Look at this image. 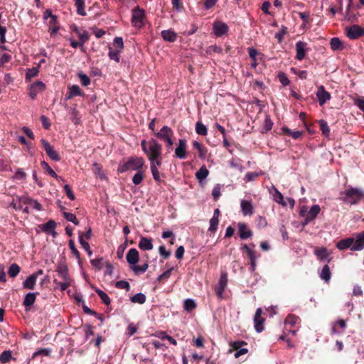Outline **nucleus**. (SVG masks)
Listing matches in <instances>:
<instances>
[{
  "label": "nucleus",
  "instance_id": "obj_56",
  "mask_svg": "<svg viewBox=\"0 0 364 364\" xmlns=\"http://www.w3.org/2000/svg\"><path fill=\"white\" fill-rule=\"evenodd\" d=\"M291 72L299 77L301 79H306L307 78V71L306 70H300L296 68H291Z\"/></svg>",
  "mask_w": 364,
  "mask_h": 364
},
{
  "label": "nucleus",
  "instance_id": "obj_58",
  "mask_svg": "<svg viewBox=\"0 0 364 364\" xmlns=\"http://www.w3.org/2000/svg\"><path fill=\"white\" fill-rule=\"evenodd\" d=\"M219 224V219L217 218H211L210 220V226L208 228V230L212 232H215L217 229Z\"/></svg>",
  "mask_w": 364,
  "mask_h": 364
},
{
  "label": "nucleus",
  "instance_id": "obj_12",
  "mask_svg": "<svg viewBox=\"0 0 364 364\" xmlns=\"http://www.w3.org/2000/svg\"><path fill=\"white\" fill-rule=\"evenodd\" d=\"M262 309L258 308L256 310L255 316H254V323L255 331L258 333H261L264 330V318H262Z\"/></svg>",
  "mask_w": 364,
  "mask_h": 364
},
{
  "label": "nucleus",
  "instance_id": "obj_39",
  "mask_svg": "<svg viewBox=\"0 0 364 364\" xmlns=\"http://www.w3.org/2000/svg\"><path fill=\"white\" fill-rule=\"evenodd\" d=\"M122 51L118 49H113L109 47L108 56L111 60H114L117 63H119L120 60V53Z\"/></svg>",
  "mask_w": 364,
  "mask_h": 364
},
{
  "label": "nucleus",
  "instance_id": "obj_19",
  "mask_svg": "<svg viewBox=\"0 0 364 364\" xmlns=\"http://www.w3.org/2000/svg\"><path fill=\"white\" fill-rule=\"evenodd\" d=\"M306 43L303 41H298L296 43V58L299 60H301L305 57V53L306 50Z\"/></svg>",
  "mask_w": 364,
  "mask_h": 364
},
{
  "label": "nucleus",
  "instance_id": "obj_40",
  "mask_svg": "<svg viewBox=\"0 0 364 364\" xmlns=\"http://www.w3.org/2000/svg\"><path fill=\"white\" fill-rule=\"evenodd\" d=\"M146 297L143 293H137L131 297L130 300L132 303L143 304L146 302Z\"/></svg>",
  "mask_w": 364,
  "mask_h": 364
},
{
  "label": "nucleus",
  "instance_id": "obj_26",
  "mask_svg": "<svg viewBox=\"0 0 364 364\" xmlns=\"http://www.w3.org/2000/svg\"><path fill=\"white\" fill-rule=\"evenodd\" d=\"M240 207L242 213L245 216L253 214V206L250 201L242 200L240 202Z\"/></svg>",
  "mask_w": 364,
  "mask_h": 364
},
{
  "label": "nucleus",
  "instance_id": "obj_33",
  "mask_svg": "<svg viewBox=\"0 0 364 364\" xmlns=\"http://www.w3.org/2000/svg\"><path fill=\"white\" fill-rule=\"evenodd\" d=\"M330 46L333 50H341L344 48L342 41L338 37H333L331 39Z\"/></svg>",
  "mask_w": 364,
  "mask_h": 364
},
{
  "label": "nucleus",
  "instance_id": "obj_3",
  "mask_svg": "<svg viewBox=\"0 0 364 364\" xmlns=\"http://www.w3.org/2000/svg\"><path fill=\"white\" fill-rule=\"evenodd\" d=\"M255 245L252 243L249 245L243 244L241 247V250L246 252L247 257L250 259V270L251 272H254L257 267V259L260 257V255L257 253L254 250Z\"/></svg>",
  "mask_w": 364,
  "mask_h": 364
},
{
  "label": "nucleus",
  "instance_id": "obj_50",
  "mask_svg": "<svg viewBox=\"0 0 364 364\" xmlns=\"http://www.w3.org/2000/svg\"><path fill=\"white\" fill-rule=\"evenodd\" d=\"M12 358L11 350H4L0 355V362L2 363H8Z\"/></svg>",
  "mask_w": 364,
  "mask_h": 364
},
{
  "label": "nucleus",
  "instance_id": "obj_61",
  "mask_svg": "<svg viewBox=\"0 0 364 364\" xmlns=\"http://www.w3.org/2000/svg\"><path fill=\"white\" fill-rule=\"evenodd\" d=\"M69 247L72 252V253L74 255V256L80 261V252L79 251L77 250V248L75 247V243L73 242V240H70L69 241Z\"/></svg>",
  "mask_w": 364,
  "mask_h": 364
},
{
  "label": "nucleus",
  "instance_id": "obj_29",
  "mask_svg": "<svg viewBox=\"0 0 364 364\" xmlns=\"http://www.w3.org/2000/svg\"><path fill=\"white\" fill-rule=\"evenodd\" d=\"M320 211H321L320 206L318 205H314L310 208V210H309V212H308V213L306 215V223L308 221H311V220H314L317 217V215H318Z\"/></svg>",
  "mask_w": 364,
  "mask_h": 364
},
{
  "label": "nucleus",
  "instance_id": "obj_64",
  "mask_svg": "<svg viewBox=\"0 0 364 364\" xmlns=\"http://www.w3.org/2000/svg\"><path fill=\"white\" fill-rule=\"evenodd\" d=\"M115 287L118 289L129 290L130 285L128 282L124 280L118 281L115 284Z\"/></svg>",
  "mask_w": 364,
  "mask_h": 364
},
{
  "label": "nucleus",
  "instance_id": "obj_53",
  "mask_svg": "<svg viewBox=\"0 0 364 364\" xmlns=\"http://www.w3.org/2000/svg\"><path fill=\"white\" fill-rule=\"evenodd\" d=\"M149 161L150 162V168L156 167L159 168L162 164V159L161 156L159 157H153L151 159H149Z\"/></svg>",
  "mask_w": 364,
  "mask_h": 364
},
{
  "label": "nucleus",
  "instance_id": "obj_17",
  "mask_svg": "<svg viewBox=\"0 0 364 364\" xmlns=\"http://www.w3.org/2000/svg\"><path fill=\"white\" fill-rule=\"evenodd\" d=\"M346 328V323L344 320L340 319L331 324V333L333 334H341Z\"/></svg>",
  "mask_w": 364,
  "mask_h": 364
},
{
  "label": "nucleus",
  "instance_id": "obj_35",
  "mask_svg": "<svg viewBox=\"0 0 364 364\" xmlns=\"http://www.w3.org/2000/svg\"><path fill=\"white\" fill-rule=\"evenodd\" d=\"M75 6L76 7V11L78 15L85 16H86V11L85 9V0H74Z\"/></svg>",
  "mask_w": 364,
  "mask_h": 364
},
{
  "label": "nucleus",
  "instance_id": "obj_48",
  "mask_svg": "<svg viewBox=\"0 0 364 364\" xmlns=\"http://www.w3.org/2000/svg\"><path fill=\"white\" fill-rule=\"evenodd\" d=\"M41 165L42 168L46 171L48 174L52 176L53 178H58V176L56 174V173L50 167L48 164L45 161H41Z\"/></svg>",
  "mask_w": 364,
  "mask_h": 364
},
{
  "label": "nucleus",
  "instance_id": "obj_59",
  "mask_svg": "<svg viewBox=\"0 0 364 364\" xmlns=\"http://www.w3.org/2000/svg\"><path fill=\"white\" fill-rule=\"evenodd\" d=\"M273 126V122L269 115H266V117L264 119V127L263 129L265 132H268L272 129Z\"/></svg>",
  "mask_w": 364,
  "mask_h": 364
},
{
  "label": "nucleus",
  "instance_id": "obj_10",
  "mask_svg": "<svg viewBox=\"0 0 364 364\" xmlns=\"http://www.w3.org/2000/svg\"><path fill=\"white\" fill-rule=\"evenodd\" d=\"M346 34L350 39L355 40L364 35V28L358 25H353L347 28Z\"/></svg>",
  "mask_w": 364,
  "mask_h": 364
},
{
  "label": "nucleus",
  "instance_id": "obj_1",
  "mask_svg": "<svg viewBox=\"0 0 364 364\" xmlns=\"http://www.w3.org/2000/svg\"><path fill=\"white\" fill-rule=\"evenodd\" d=\"M340 196L343 202L354 205L358 203L364 198V191L360 188L350 186L341 192Z\"/></svg>",
  "mask_w": 364,
  "mask_h": 364
},
{
  "label": "nucleus",
  "instance_id": "obj_16",
  "mask_svg": "<svg viewBox=\"0 0 364 364\" xmlns=\"http://www.w3.org/2000/svg\"><path fill=\"white\" fill-rule=\"evenodd\" d=\"M352 251H360L364 249V232L358 234L355 238H353Z\"/></svg>",
  "mask_w": 364,
  "mask_h": 364
},
{
  "label": "nucleus",
  "instance_id": "obj_13",
  "mask_svg": "<svg viewBox=\"0 0 364 364\" xmlns=\"http://www.w3.org/2000/svg\"><path fill=\"white\" fill-rule=\"evenodd\" d=\"M155 135L160 140L165 141L168 140L170 137H173V131L171 127L165 125Z\"/></svg>",
  "mask_w": 364,
  "mask_h": 364
},
{
  "label": "nucleus",
  "instance_id": "obj_4",
  "mask_svg": "<svg viewBox=\"0 0 364 364\" xmlns=\"http://www.w3.org/2000/svg\"><path fill=\"white\" fill-rule=\"evenodd\" d=\"M162 146L161 145L154 139H151L148 141V149L145 154L148 159L153 157H159L161 156Z\"/></svg>",
  "mask_w": 364,
  "mask_h": 364
},
{
  "label": "nucleus",
  "instance_id": "obj_55",
  "mask_svg": "<svg viewBox=\"0 0 364 364\" xmlns=\"http://www.w3.org/2000/svg\"><path fill=\"white\" fill-rule=\"evenodd\" d=\"M144 178V176L141 171H136L132 178V182L134 185L140 184Z\"/></svg>",
  "mask_w": 364,
  "mask_h": 364
},
{
  "label": "nucleus",
  "instance_id": "obj_43",
  "mask_svg": "<svg viewBox=\"0 0 364 364\" xmlns=\"http://www.w3.org/2000/svg\"><path fill=\"white\" fill-rule=\"evenodd\" d=\"M318 124H319L320 129H321L322 134L326 137H328L329 136V134H330V128H329L327 122L325 120H323V119H321L318 122Z\"/></svg>",
  "mask_w": 364,
  "mask_h": 364
},
{
  "label": "nucleus",
  "instance_id": "obj_2",
  "mask_svg": "<svg viewBox=\"0 0 364 364\" xmlns=\"http://www.w3.org/2000/svg\"><path fill=\"white\" fill-rule=\"evenodd\" d=\"M144 165V160L142 157H129L127 161L119 163L117 171L120 173L126 172L128 170L139 171Z\"/></svg>",
  "mask_w": 364,
  "mask_h": 364
},
{
  "label": "nucleus",
  "instance_id": "obj_36",
  "mask_svg": "<svg viewBox=\"0 0 364 364\" xmlns=\"http://www.w3.org/2000/svg\"><path fill=\"white\" fill-rule=\"evenodd\" d=\"M74 31L78 34L80 42L81 44V48H82L84 46L85 43L87 42L90 38L87 31H83L82 32H80L78 28L77 27H75Z\"/></svg>",
  "mask_w": 364,
  "mask_h": 364
},
{
  "label": "nucleus",
  "instance_id": "obj_23",
  "mask_svg": "<svg viewBox=\"0 0 364 364\" xmlns=\"http://www.w3.org/2000/svg\"><path fill=\"white\" fill-rule=\"evenodd\" d=\"M38 294V292H29L26 294L23 304L28 311L29 308L35 303L36 296Z\"/></svg>",
  "mask_w": 364,
  "mask_h": 364
},
{
  "label": "nucleus",
  "instance_id": "obj_27",
  "mask_svg": "<svg viewBox=\"0 0 364 364\" xmlns=\"http://www.w3.org/2000/svg\"><path fill=\"white\" fill-rule=\"evenodd\" d=\"M83 92L77 85H73L68 88L66 94V100H70L75 96H82Z\"/></svg>",
  "mask_w": 364,
  "mask_h": 364
},
{
  "label": "nucleus",
  "instance_id": "obj_54",
  "mask_svg": "<svg viewBox=\"0 0 364 364\" xmlns=\"http://www.w3.org/2000/svg\"><path fill=\"white\" fill-rule=\"evenodd\" d=\"M299 320V318L295 315H289L286 319H285V324L289 325L291 326H294L298 321Z\"/></svg>",
  "mask_w": 364,
  "mask_h": 364
},
{
  "label": "nucleus",
  "instance_id": "obj_25",
  "mask_svg": "<svg viewBox=\"0 0 364 364\" xmlns=\"http://www.w3.org/2000/svg\"><path fill=\"white\" fill-rule=\"evenodd\" d=\"M126 258L130 264L134 265L139 262V252L136 249L132 248L128 251Z\"/></svg>",
  "mask_w": 364,
  "mask_h": 364
},
{
  "label": "nucleus",
  "instance_id": "obj_11",
  "mask_svg": "<svg viewBox=\"0 0 364 364\" xmlns=\"http://www.w3.org/2000/svg\"><path fill=\"white\" fill-rule=\"evenodd\" d=\"M320 106H323L326 102L329 101L331 98V94L327 92L323 85L318 87V90L316 93Z\"/></svg>",
  "mask_w": 364,
  "mask_h": 364
},
{
  "label": "nucleus",
  "instance_id": "obj_45",
  "mask_svg": "<svg viewBox=\"0 0 364 364\" xmlns=\"http://www.w3.org/2000/svg\"><path fill=\"white\" fill-rule=\"evenodd\" d=\"M288 33V29L286 26H282L280 30L275 33L274 37L277 39L279 43H282L284 40V37Z\"/></svg>",
  "mask_w": 364,
  "mask_h": 364
},
{
  "label": "nucleus",
  "instance_id": "obj_20",
  "mask_svg": "<svg viewBox=\"0 0 364 364\" xmlns=\"http://www.w3.org/2000/svg\"><path fill=\"white\" fill-rule=\"evenodd\" d=\"M56 272L63 280L70 279L68 274V269L65 262H60L57 265Z\"/></svg>",
  "mask_w": 364,
  "mask_h": 364
},
{
  "label": "nucleus",
  "instance_id": "obj_60",
  "mask_svg": "<svg viewBox=\"0 0 364 364\" xmlns=\"http://www.w3.org/2000/svg\"><path fill=\"white\" fill-rule=\"evenodd\" d=\"M113 44L116 46V49L120 50L121 51L124 49V42L122 37H115Z\"/></svg>",
  "mask_w": 364,
  "mask_h": 364
},
{
  "label": "nucleus",
  "instance_id": "obj_42",
  "mask_svg": "<svg viewBox=\"0 0 364 364\" xmlns=\"http://www.w3.org/2000/svg\"><path fill=\"white\" fill-rule=\"evenodd\" d=\"M196 132L198 134L201 136H206L208 134V129L205 125H204L200 122H197L196 124Z\"/></svg>",
  "mask_w": 364,
  "mask_h": 364
},
{
  "label": "nucleus",
  "instance_id": "obj_46",
  "mask_svg": "<svg viewBox=\"0 0 364 364\" xmlns=\"http://www.w3.org/2000/svg\"><path fill=\"white\" fill-rule=\"evenodd\" d=\"M39 73L38 67L27 69L26 73V80L29 81L31 78L38 75Z\"/></svg>",
  "mask_w": 364,
  "mask_h": 364
},
{
  "label": "nucleus",
  "instance_id": "obj_63",
  "mask_svg": "<svg viewBox=\"0 0 364 364\" xmlns=\"http://www.w3.org/2000/svg\"><path fill=\"white\" fill-rule=\"evenodd\" d=\"M26 178V173L23 171L22 168H17L14 176V179L16 180H24Z\"/></svg>",
  "mask_w": 364,
  "mask_h": 364
},
{
  "label": "nucleus",
  "instance_id": "obj_9",
  "mask_svg": "<svg viewBox=\"0 0 364 364\" xmlns=\"http://www.w3.org/2000/svg\"><path fill=\"white\" fill-rule=\"evenodd\" d=\"M228 25L223 22V21H215L213 24V33L217 37H221L223 35L226 34L228 31Z\"/></svg>",
  "mask_w": 364,
  "mask_h": 364
},
{
  "label": "nucleus",
  "instance_id": "obj_7",
  "mask_svg": "<svg viewBox=\"0 0 364 364\" xmlns=\"http://www.w3.org/2000/svg\"><path fill=\"white\" fill-rule=\"evenodd\" d=\"M175 156L180 159H185L187 157V142L184 139H180L175 149Z\"/></svg>",
  "mask_w": 364,
  "mask_h": 364
},
{
  "label": "nucleus",
  "instance_id": "obj_41",
  "mask_svg": "<svg viewBox=\"0 0 364 364\" xmlns=\"http://www.w3.org/2000/svg\"><path fill=\"white\" fill-rule=\"evenodd\" d=\"M93 173L100 179H106V176L102 171V166L98 163H94L92 168Z\"/></svg>",
  "mask_w": 364,
  "mask_h": 364
},
{
  "label": "nucleus",
  "instance_id": "obj_6",
  "mask_svg": "<svg viewBox=\"0 0 364 364\" xmlns=\"http://www.w3.org/2000/svg\"><path fill=\"white\" fill-rule=\"evenodd\" d=\"M41 141L44 147L46 154L49 156V158L54 161H59L60 160V156L59 154L54 149L53 146H51L50 144L44 139H42Z\"/></svg>",
  "mask_w": 364,
  "mask_h": 364
},
{
  "label": "nucleus",
  "instance_id": "obj_15",
  "mask_svg": "<svg viewBox=\"0 0 364 364\" xmlns=\"http://www.w3.org/2000/svg\"><path fill=\"white\" fill-rule=\"evenodd\" d=\"M228 284V276L226 273H223L221 274L218 286L217 288V295L219 298H223L224 291L227 287Z\"/></svg>",
  "mask_w": 364,
  "mask_h": 364
},
{
  "label": "nucleus",
  "instance_id": "obj_22",
  "mask_svg": "<svg viewBox=\"0 0 364 364\" xmlns=\"http://www.w3.org/2000/svg\"><path fill=\"white\" fill-rule=\"evenodd\" d=\"M152 242L151 238L141 237L138 245L139 248L143 251L151 250L154 247Z\"/></svg>",
  "mask_w": 364,
  "mask_h": 364
},
{
  "label": "nucleus",
  "instance_id": "obj_5",
  "mask_svg": "<svg viewBox=\"0 0 364 364\" xmlns=\"http://www.w3.org/2000/svg\"><path fill=\"white\" fill-rule=\"evenodd\" d=\"M145 17L144 11L139 6L132 10V23L135 28H141L144 24Z\"/></svg>",
  "mask_w": 364,
  "mask_h": 364
},
{
  "label": "nucleus",
  "instance_id": "obj_47",
  "mask_svg": "<svg viewBox=\"0 0 364 364\" xmlns=\"http://www.w3.org/2000/svg\"><path fill=\"white\" fill-rule=\"evenodd\" d=\"M20 267L17 264H12L9 269L8 274L11 277H16L20 272Z\"/></svg>",
  "mask_w": 364,
  "mask_h": 364
},
{
  "label": "nucleus",
  "instance_id": "obj_30",
  "mask_svg": "<svg viewBox=\"0 0 364 364\" xmlns=\"http://www.w3.org/2000/svg\"><path fill=\"white\" fill-rule=\"evenodd\" d=\"M36 275L31 274L27 279L23 282V287L26 289H33L36 284Z\"/></svg>",
  "mask_w": 364,
  "mask_h": 364
},
{
  "label": "nucleus",
  "instance_id": "obj_31",
  "mask_svg": "<svg viewBox=\"0 0 364 364\" xmlns=\"http://www.w3.org/2000/svg\"><path fill=\"white\" fill-rule=\"evenodd\" d=\"M163 39L168 42H174L176 41L177 34L171 30H164L161 31Z\"/></svg>",
  "mask_w": 364,
  "mask_h": 364
},
{
  "label": "nucleus",
  "instance_id": "obj_34",
  "mask_svg": "<svg viewBox=\"0 0 364 364\" xmlns=\"http://www.w3.org/2000/svg\"><path fill=\"white\" fill-rule=\"evenodd\" d=\"M92 288L97 294V295L100 296V298L101 299V300L102 301V302L105 304H106V305L110 304L111 299L107 293H105V291H103L102 290H101L97 287H92Z\"/></svg>",
  "mask_w": 364,
  "mask_h": 364
},
{
  "label": "nucleus",
  "instance_id": "obj_21",
  "mask_svg": "<svg viewBox=\"0 0 364 364\" xmlns=\"http://www.w3.org/2000/svg\"><path fill=\"white\" fill-rule=\"evenodd\" d=\"M31 201V200L29 198L23 196L16 199H13L11 205L14 209L21 210L23 209V205L30 203Z\"/></svg>",
  "mask_w": 364,
  "mask_h": 364
},
{
  "label": "nucleus",
  "instance_id": "obj_18",
  "mask_svg": "<svg viewBox=\"0 0 364 364\" xmlns=\"http://www.w3.org/2000/svg\"><path fill=\"white\" fill-rule=\"evenodd\" d=\"M314 255L320 261H326L328 263L331 260L329 257V253L325 247L316 248L314 250Z\"/></svg>",
  "mask_w": 364,
  "mask_h": 364
},
{
  "label": "nucleus",
  "instance_id": "obj_62",
  "mask_svg": "<svg viewBox=\"0 0 364 364\" xmlns=\"http://www.w3.org/2000/svg\"><path fill=\"white\" fill-rule=\"evenodd\" d=\"M278 78L281 84L284 86H287L290 83L289 78L287 77V75L284 73H279L278 74Z\"/></svg>",
  "mask_w": 364,
  "mask_h": 364
},
{
  "label": "nucleus",
  "instance_id": "obj_32",
  "mask_svg": "<svg viewBox=\"0 0 364 364\" xmlns=\"http://www.w3.org/2000/svg\"><path fill=\"white\" fill-rule=\"evenodd\" d=\"M209 174V171L208 170L205 165H203L199 170L196 173V177L200 183H201L204 179H205Z\"/></svg>",
  "mask_w": 364,
  "mask_h": 364
},
{
  "label": "nucleus",
  "instance_id": "obj_28",
  "mask_svg": "<svg viewBox=\"0 0 364 364\" xmlns=\"http://www.w3.org/2000/svg\"><path fill=\"white\" fill-rule=\"evenodd\" d=\"M56 226V223L54 220H50L45 224H43L41 227V230L46 233H52L53 236L56 235L55 231V228Z\"/></svg>",
  "mask_w": 364,
  "mask_h": 364
},
{
  "label": "nucleus",
  "instance_id": "obj_49",
  "mask_svg": "<svg viewBox=\"0 0 364 364\" xmlns=\"http://www.w3.org/2000/svg\"><path fill=\"white\" fill-rule=\"evenodd\" d=\"M79 242L82 246V247L87 252L89 256H91L92 255V251L90 249L89 243L82 239V235H80L79 236Z\"/></svg>",
  "mask_w": 364,
  "mask_h": 364
},
{
  "label": "nucleus",
  "instance_id": "obj_38",
  "mask_svg": "<svg viewBox=\"0 0 364 364\" xmlns=\"http://www.w3.org/2000/svg\"><path fill=\"white\" fill-rule=\"evenodd\" d=\"M273 189L274 191L273 193L274 200L282 206H287V203L284 200L283 195L275 187H273Z\"/></svg>",
  "mask_w": 364,
  "mask_h": 364
},
{
  "label": "nucleus",
  "instance_id": "obj_14",
  "mask_svg": "<svg viewBox=\"0 0 364 364\" xmlns=\"http://www.w3.org/2000/svg\"><path fill=\"white\" fill-rule=\"evenodd\" d=\"M238 233L241 240H246L250 238L253 235V232L251 230L247 228V226L244 223H239L237 224Z\"/></svg>",
  "mask_w": 364,
  "mask_h": 364
},
{
  "label": "nucleus",
  "instance_id": "obj_52",
  "mask_svg": "<svg viewBox=\"0 0 364 364\" xmlns=\"http://www.w3.org/2000/svg\"><path fill=\"white\" fill-rule=\"evenodd\" d=\"M221 52L222 48L216 45L210 46L205 50L207 55H212L213 53H220Z\"/></svg>",
  "mask_w": 364,
  "mask_h": 364
},
{
  "label": "nucleus",
  "instance_id": "obj_57",
  "mask_svg": "<svg viewBox=\"0 0 364 364\" xmlns=\"http://www.w3.org/2000/svg\"><path fill=\"white\" fill-rule=\"evenodd\" d=\"M78 77L82 86L86 87L90 84V79L87 75L80 73Z\"/></svg>",
  "mask_w": 364,
  "mask_h": 364
},
{
  "label": "nucleus",
  "instance_id": "obj_51",
  "mask_svg": "<svg viewBox=\"0 0 364 364\" xmlns=\"http://www.w3.org/2000/svg\"><path fill=\"white\" fill-rule=\"evenodd\" d=\"M63 215L68 221L72 222L76 225L79 224V220L77 219L75 215L68 212H63Z\"/></svg>",
  "mask_w": 364,
  "mask_h": 364
},
{
  "label": "nucleus",
  "instance_id": "obj_37",
  "mask_svg": "<svg viewBox=\"0 0 364 364\" xmlns=\"http://www.w3.org/2000/svg\"><path fill=\"white\" fill-rule=\"evenodd\" d=\"M331 277L330 268L328 264L323 267L321 272H320V277L326 282H328Z\"/></svg>",
  "mask_w": 364,
  "mask_h": 364
},
{
  "label": "nucleus",
  "instance_id": "obj_24",
  "mask_svg": "<svg viewBox=\"0 0 364 364\" xmlns=\"http://www.w3.org/2000/svg\"><path fill=\"white\" fill-rule=\"evenodd\" d=\"M353 237H347V238H345V239H343V240L338 241L336 244V247L339 250H345L348 248H350V250H352V247L353 246Z\"/></svg>",
  "mask_w": 364,
  "mask_h": 364
},
{
  "label": "nucleus",
  "instance_id": "obj_8",
  "mask_svg": "<svg viewBox=\"0 0 364 364\" xmlns=\"http://www.w3.org/2000/svg\"><path fill=\"white\" fill-rule=\"evenodd\" d=\"M45 89H46L45 83L43 82L42 81L37 80V81L34 82L33 84H31L30 86L29 92H28L29 97L32 100H34L36 97L37 95L40 92H43Z\"/></svg>",
  "mask_w": 364,
  "mask_h": 364
},
{
  "label": "nucleus",
  "instance_id": "obj_44",
  "mask_svg": "<svg viewBox=\"0 0 364 364\" xmlns=\"http://www.w3.org/2000/svg\"><path fill=\"white\" fill-rule=\"evenodd\" d=\"M183 308L186 311H191L196 308V304L193 299H186L184 301Z\"/></svg>",
  "mask_w": 364,
  "mask_h": 364
}]
</instances>
